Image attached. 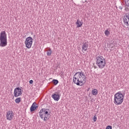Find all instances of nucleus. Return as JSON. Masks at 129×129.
Masks as SVG:
<instances>
[{
  "label": "nucleus",
  "instance_id": "f3484780",
  "mask_svg": "<svg viewBox=\"0 0 129 129\" xmlns=\"http://www.w3.org/2000/svg\"><path fill=\"white\" fill-rule=\"evenodd\" d=\"M53 53V51H52V49L51 48H49L48 50L47 51L46 54L47 56H51V54Z\"/></svg>",
  "mask_w": 129,
  "mask_h": 129
},
{
  "label": "nucleus",
  "instance_id": "ddd939ff",
  "mask_svg": "<svg viewBox=\"0 0 129 129\" xmlns=\"http://www.w3.org/2000/svg\"><path fill=\"white\" fill-rule=\"evenodd\" d=\"M125 11L126 12H129V0H125Z\"/></svg>",
  "mask_w": 129,
  "mask_h": 129
},
{
  "label": "nucleus",
  "instance_id": "dca6fc26",
  "mask_svg": "<svg viewBox=\"0 0 129 129\" xmlns=\"http://www.w3.org/2000/svg\"><path fill=\"white\" fill-rule=\"evenodd\" d=\"M92 94L94 96H96L98 94V91L96 89H93L92 91Z\"/></svg>",
  "mask_w": 129,
  "mask_h": 129
},
{
  "label": "nucleus",
  "instance_id": "5701e85b",
  "mask_svg": "<svg viewBox=\"0 0 129 129\" xmlns=\"http://www.w3.org/2000/svg\"><path fill=\"white\" fill-rule=\"evenodd\" d=\"M29 83H30V84H33V83H34V81L32 80H31L29 81Z\"/></svg>",
  "mask_w": 129,
  "mask_h": 129
},
{
  "label": "nucleus",
  "instance_id": "b1692460",
  "mask_svg": "<svg viewBox=\"0 0 129 129\" xmlns=\"http://www.w3.org/2000/svg\"><path fill=\"white\" fill-rule=\"evenodd\" d=\"M119 8L120 10H122V8H121V7H119Z\"/></svg>",
  "mask_w": 129,
  "mask_h": 129
},
{
  "label": "nucleus",
  "instance_id": "9d476101",
  "mask_svg": "<svg viewBox=\"0 0 129 129\" xmlns=\"http://www.w3.org/2000/svg\"><path fill=\"white\" fill-rule=\"evenodd\" d=\"M88 48V42L85 41L83 42V44L82 45V52H83V53H85L87 51Z\"/></svg>",
  "mask_w": 129,
  "mask_h": 129
},
{
  "label": "nucleus",
  "instance_id": "9b49d317",
  "mask_svg": "<svg viewBox=\"0 0 129 129\" xmlns=\"http://www.w3.org/2000/svg\"><path fill=\"white\" fill-rule=\"evenodd\" d=\"M51 97L55 100V101H59V99H60V95L57 94V93H55L51 95Z\"/></svg>",
  "mask_w": 129,
  "mask_h": 129
},
{
  "label": "nucleus",
  "instance_id": "a211bd4d",
  "mask_svg": "<svg viewBox=\"0 0 129 129\" xmlns=\"http://www.w3.org/2000/svg\"><path fill=\"white\" fill-rule=\"evenodd\" d=\"M52 83L54 84V85H57V84L59 83V81H58V80L54 79L52 80Z\"/></svg>",
  "mask_w": 129,
  "mask_h": 129
},
{
  "label": "nucleus",
  "instance_id": "20e7f679",
  "mask_svg": "<svg viewBox=\"0 0 129 129\" xmlns=\"http://www.w3.org/2000/svg\"><path fill=\"white\" fill-rule=\"evenodd\" d=\"M96 65L100 68V69H102L105 67L106 64L105 62V58L102 56H99L96 58Z\"/></svg>",
  "mask_w": 129,
  "mask_h": 129
},
{
  "label": "nucleus",
  "instance_id": "423d86ee",
  "mask_svg": "<svg viewBox=\"0 0 129 129\" xmlns=\"http://www.w3.org/2000/svg\"><path fill=\"white\" fill-rule=\"evenodd\" d=\"M49 109L42 108L39 111V116L41 119H44V116L48 114Z\"/></svg>",
  "mask_w": 129,
  "mask_h": 129
},
{
  "label": "nucleus",
  "instance_id": "f03ea898",
  "mask_svg": "<svg viewBox=\"0 0 129 129\" xmlns=\"http://www.w3.org/2000/svg\"><path fill=\"white\" fill-rule=\"evenodd\" d=\"M114 103L116 105H120L123 102V98H124V94L121 93V92H118L114 95Z\"/></svg>",
  "mask_w": 129,
  "mask_h": 129
},
{
  "label": "nucleus",
  "instance_id": "4be33fe9",
  "mask_svg": "<svg viewBox=\"0 0 129 129\" xmlns=\"http://www.w3.org/2000/svg\"><path fill=\"white\" fill-rule=\"evenodd\" d=\"M106 129H112V126L108 125L106 127Z\"/></svg>",
  "mask_w": 129,
  "mask_h": 129
},
{
  "label": "nucleus",
  "instance_id": "6ab92c4d",
  "mask_svg": "<svg viewBox=\"0 0 129 129\" xmlns=\"http://www.w3.org/2000/svg\"><path fill=\"white\" fill-rule=\"evenodd\" d=\"M21 99H22L21 97L17 98L16 99H15L16 103H20L21 102Z\"/></svg>",
  "mask_w": 129,
  "mask_h": 129
},
{
  "label": "nucleus",
  "instance_id": "2eb2a0df",
  "mask_svg": "<svg viewBox=\"0 0 129 129\" xmlns=\"http://www.w3.org/2000/svg\"><path fill=\"white\" fill-rule=\"evenodd\" d=\"M82 23L79 21V19H78L76 23V25H77V28H80V27L82 26Z\"/></svg>",
  "mask_w": 129,
  "mask_h": 129
},
{
  "label": "nucleus",
  "instance_id": "0eeeda50",
  "mask_svg": "<svg viewBox=\"0 0 129 129\" xmlns=\"http://www.w3.org/2000/svg\"><path fill=\"white\" fill-rule=\"evenodd\" d=\"M23 94L22 89L20 87H17L14 89V95L15 97H19Z\"/></svg>",
  "mask_w": 129,
  "mask_h": 129
},
{
  "label": "nucleus",
  "instance_id": "f8f14e48",
  "mask_svg": "<svg viewBox=\"0 0 129 129\" xmlns=\"http://www.w3.org/2000/svg\"><path fill=\"white\" fill-rule=\"evenodd\" d=\"M39 106L37 105V103L34 102L30 107V112H33V111H35L37 108H38Z\"/></svg>",
  "mask_w": 129,
  "mask_h": 129
},
{
  "label": "nucleus",
  "instance_id": "4468645a",
  "mask_svg": "<svg viewBox=\"0 0 129 129\" xmlns=\"http://www.w3.org/2000/svg\"><path fill=\"white\" fill-rule=\"evenodd\" d=\"M49 118H50V113H49V112H48V113L43 116V119H43L44 121H47V120H48Z\"/></svg>",
  "mask_w": 129,
  "mask_h": 129
},
{
  "label": "nucleus",
  "instance_id": "7ed1b4c3",
  "mask_svg": "<svg viewBox=\"0 0 129 129\" xmlns=\"http://www.w3.org/2000/svg\"><path fill=\"white\" fill-rule=\"evenodd\" d=\"M8 45V39L6 31H2L0 33V47H6Z\"/></svg>",
  "mask_w": 129,
  "mask_h": 129
},
{
  "label": "nucleus",
  "instance_id": "39448f33",
  "mask_svg": "<svg viewBox=\"0 0 129 129\" xmlns=\"http://www.w3.org/2000/svg\"><path fill=\"white\" fill-rule=\"evenodd\" d=\"M33 38L32 37H28L25 40V45L26 48L28 49H31L32 45H33Z\"/></svg>",
  "mask_w": 129,
  "mask_h": 129
},
{
  "label": "nucleus",
  "instance_id": "412c9836",
  "mask_svg": "<svg viewBox=\"0 0 129 129\" xmlns=\"http://www.w3.org/2000/svg\"><path fill=\"white\" fill-rule=\"evenodd\" d=\"M93 119L95 122L96 121V120H97V117H96V114L94 115V117L93 118Z\"/></svg>",
  "mask_w": 129,
  "mask_h": 129
},
{
  "label": "nucleus",
  "instance_id": "f257e3e1",
  "mask_svg": "<svg viewBox=\"0 0 129 129\" xmlns=\"http://www.w3.org/2000/svg\"><path fill=\"white\" fill-rule=\"evenodd\" d=\"M73 81L78 86H83L86 83V76L82 71L77 72L74 75Z\"/></svg>",
  "mask_w": 129,
  "mask_h": 129
},
{
  "label": "nucleus",
  "instance_id": "1a4fd4ad",
  "mask_svg": "<svg viewBox=\"0 0 129 129\" xmlns=\"http://www.w3.org/2000/svg\"><path fill=\"white\" fill-rule=\"evenodd\" d=\"M15 113L13 111H8L7 112L6 117L8 120H12L14 118Z\"/></svg>",
  "mask_w": 129,
  "mask_h": 129
},
{
  "label": "nucleus",
  "instance_id": "aec40b11",
  "mask_svg": "<svg viewBox=\"0 0 129 129\" xmlns=\"http://www.w3.org/2000/svg\"><path fill=\"white\" fill-rule=\"evenodd\" d=\"M110 34V33L109 32V31L108 30H106V31H105V36H108V35H109Z\"/></svg>",
  "mask_w": 129,
  "mask_h": 129
},
{
  "label": "nucleus",
  "instance_id": "6e6552de",
  "mask_svg": "<svg viewBox=\"0 0 129 129\" xmlns=\"http://www.w3.org/2000/svg\"><path fill=\"white\" fill-rule=\"evenodd\" d=\"M123 22L125 26H129V12L125 14L123 18Z\"/></svg>",
  "mask_w": 129,
  "mask_h": 129
}]
</instances>
